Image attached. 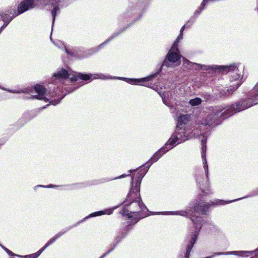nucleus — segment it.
Masks as SVG:
<instances>
[{"label":"nucleus","instance_id":"nucleus-27","mask_svg":"<svg viewBox=\"0 0 258 258\" xmlns=\"http://www.w3.org/2000/svg\"><path fill=\"white\" fill-rule=\"evenodd\" d=\"M176 213H178V214L179 215H181L182 216H186V215L187 214V212H183V211H181V212H176Z\"/></svg>","mask_w":258,"mask_h":258},{"label":"nucleus","instance_id":"nucleus-13","mask_svg":"<svg viewBox=\"0 0 258 258\" xmlns=\"http://www.w3.org/2000/svg\"><path fill=\"white\" fill-rule=\"evenodd\" d=\"M118 34H117V35H116L115 34H113L108 40L105 41L104 43L101 44L100 46H98L96 48H93V49H91L88 50L86 51L87 54H84L83 55L82 57H86V56H87L88 55H92V54H94V53H95L96 52L98 51L99 48H100V47L102 45H103L104 43H107V42H108L109 41L112 40L113 38H114L115 37H116V36L118 35Z\"/></svg>","mask_w":258,"mask_h":258},{"label":"nucleus","instance_id":"nucleus-14","mask_svg":"<svg viewBox=\"0 0 258 258\" xmlns=\"http://www.w3.org/2000/svg\"><path fill=\"white\" fill-rule=\"evenodd\" d=\"M190 115L188 114H182L180 115L178 118V123L177 125H179V127L182 126L184 124L185 125L189 120Z\"/></svg>","mask_w":258,"mask_h":258},{"label":"nucleus","instance_id":"nucleus-33","mask_svg":"<svg viewBox=\"0 0 258 258\" xmlns=\"http://www.w3.org/2000/svg\"><path fill=\"white\" fill-rule=\"evenodd\" d=\"M127 176L126 175L123 174V175H122L121 176H120V177H125V176Z\"/></svg>","mask_w":258,"mask_h":258},{"label":"nucleus","instance_id":"nucleus-19","mask_svg":"<svg viewBox=\"0 0 258 258\" xmlns=\"http://www.w3.org/2000/svg\"><path fill=\"white\" fill-rule=\"evenodd\" d=\"M59 11V8L57 6H55L52 10L51 11V14L52 16V29H53V27L54 25L55 17L56 15V12Z\"/></svg>","mask_w":258,"mask_h":258},{"label":"nucleus","instance_id":"nucleus-11","mask_svg":"<svg viewBox=\"0 0 258 258\" xmlns=\"http://www.w3.org/2000/svg\"><path fill=\"white\" fill-rule=\"evenodd\" d=\"M153 76H150L140 79H128L127 82L131 84L138 85L141 84L144 86L149 87L150 83L149 81L151 80Z\"/></svg>","mask_w":258,"mask_h":258},{"label":"nucleus","instance_id":"nucleus-26","mask_svg":"<svg viewBox=\"0 0 258 258\" xmlns=\"http://www.w3.org/2000/svg\"><path fill=\"white\" fill-rule=\"evenodd\" d=\"M60 0H50V3L51 5H55L59 2Z\"/></svg>","mask_w":258,"mask_h":258},{"label":"nucleus","instance_id":"nucleus-28","mask_svg":"<svg viewBox=\"0 0 258 258\" xmlns=\"http://www.w3.org/2000/svg\"><path fill=\"white\" fill-rule=\"evenodd\" d=\"M251 252L254 254V256H258V247L256 250L251 251Z\"/></svg>","mask_w":258,"mask_h":258},{"label":"nucleus","instance_id":"nucleus-31","mask_svg":"<svg viewBox=\"0 0 258 258\" xmlns=\"http://www.w3.org/2000/svg\"><path fill=\"white\" fill-rule=\"evenodd\" d=\"M66 51L68 54H71V53L69 51L67 48H66Z\"/></svg>","mask_w":258,"mask_h":258},{"label":"nucleus","instance_id":"nucleus-29","mask_svg":"<svg viewBox=\"0 0 258 258\" xmlns=\"http://www.w3.org/2000/svg\"><path fill=\"white\" fill-rule=\"evenodd\" d=\"M163 66H166L167 67H169V63L167 60H164L163 63Z\"/></svg>","mask_w":258,"mask_h":258},{"label":"nucleus","instance_id":"nucleus-24","mask_svg":"<svg viewBox=\"0 0 258 258\" xmlns=\"http://www.w3.org/2000/svg\"><path fill=\"white\" fill-rule=\"evenodd\" d=\"M160 96L162 97L163 103L165 105L168 106V107H170L171 106H170L169 103H168V102L167 101V99H166L165 95L164 94H160Z\"/></svg>","mask_w":258,"mask_h":258},{"label":"nucleus","instance_id":"nucleus-1","mask_svg":"<svg viewBox=\"0 0 258 258\" xmlns=\"http://www.w3.org/2000/svg\"><path fill=\"white\" fill-rule=\"evenodd\" d=\"M257 104H258V82L247 95V99L240 101L236 104L226 107L223 106L212 107L211 112L201 124L204 125L219 124V118L224 119L236 112L246 109Z\"/></svg>","mask_w":258,"mask_h":258},{"label":"nucleus","instance_id":"nucleus-12","mask_svg":"<svg viewBox=\"0 0 258 258\" xmlns=\"http://www.w3.org/2000/svg\"><path fill=\"white\" fill-rule=\"evenodd\" d=\"M167 58L169 61L171 62H180V56L179 54V50L177 47V49L173 50V46H172L169 52L167 54Z\"/></svg>","mask_w":258,"mask_h":258},{"label":"nucleus","instance_id":"nucleus-9","mask_svg":"<svg viewBox=\"0 0 258 258\" xmlns=\"http://www.w3.org/2000/svg\"><path fill=\"white\" fill-rule=\"evenodd\" d=\"M99 76H102V75H92V74H84L82 73H76L74 76L71 78L72 81H77L79 79H80L82 80L88 81L90 79L92 80L93 79H98L103 78L99 77Z\"/></svg>","mask_w":258,"mask_h":258},{"label":"nucleus","instance_id":"nucleus-7","mask_svg":"<svg viewBox=\"0 0 258 258\" xmlns=\"http://www.w3.org/2000/svg\"><path fill=\"white\" fill-rule=\"evenodd\" d=\"M71 227H70L67 230L63 231H60L59 232H58L53 237L50 238L48 240V241L44 245V246L43 247H42L40 249H39L36 253L29 255V258H37L47 247L51 244L57 239H58L59 237L63 235L68 230L71 229Z\"/></svg>","mask_w":258,"mask_h":258},{"label":"nucleus","instance_id":"nucleus-25","mask_svg":"<svg viewBox=\"0 0 258 258\" xmlns=\"http://www.w3.org/2000/svg\"><path fill=\"white\" fill-rule=\"evenodd\" d=\"M195 65L198 66V67L204 68V69H205V70H208L210 67V66H205V65L202 66L201 64H198V63H195Z\"/></svg>","mask_w":258,"mask_h":258},{"label":"nucleus","instance_id":"nucleus-10","mask_svg":"<svg viewBox=\"0 0 258 258\" xmlns=\"http://www.w3.org/2000/svg\"><path fill=\"white\" fill-rule=\"evenodd\" d=\"M69 76V74L67 71L63 69H60L56 73L54 74L52 79L53 81L54 80H56V81L57 80L61 82L67 79Z\"/></svg>","mask_w":258,"mask_h":258},{"label":"nucleus","instance_id":"nucleus-36","mask_svg":"<svg viewBox=\"0 0 258 258\" xmlns=\"http://www.w3.org/2000/svg\"><path fill=\"white\" fill-rule=\"evenodd\" d=\"M129 172H130V173H131V172H132V170H130V171H129Z\"/></svg>","mask_w":258,"mask_h":258},{"label":"nucleus","instance_id":"nucleus-22","mask_svg":"<svg viewBox=\"0 0 258 258\" xmlns=\"http://www.w3.org/2000/svg\"><path fill=\"white\" fill-rule=\"evenodd\" d=\"M203 177H201V174L199 172L196 174V181L199 184H201L203 182Z\"/></svg>","mask_w":258,"mask_h":258},{"label":"nucleus","instance_id":"nucleus-8","mask_svg":"<svg viewBox=\"0 0 258 258\" xmlns=\"http://www.w3.org/2000/svg\"><path fill=\"white\" fill-rule=\"evenodd\" d=\"M206 143L202 140L201 156L203 159V168L205 171L207 180H209V170L207 161L206 158Z\"/></svg>","mask_w":258,"mask_h":258},{"label":"nucleus","instance_id":"nucleus-4","mask_svg":"<svg viewBox=\"0 0 258 258\" xmlns=\"http://www.w3.org/2000/svg\"><path fill=\"white\" fill-rule=\"evenodd\" d=\"M188 133L185 132L183 126H176L174 133L165 144V146L157 151L150 159L148 162L146 163L147 167H149L155 162L157 161L160 157L171 149L174 146L180 144L188 139Z\"/></svg>","mask_w":258,"mask_h":258},{"label":"nucleus","instance_id":"nucleus-18","mask_svg":"<svg viewBox=\"0 0 258 258\" xmlns=\"http://www.w3.org/2000/svg\"><path fill=\"white\" fill-rule=\"evenodd\" d=\"M202 103V100L201 98L196 97L194 99H190L189 101V103L193 106L200 105Z\"/></svg>","mask_w":258,"mask_h":258},{"label":"nucleus","instance_id":"nucleus-30","mask_svg":"<svg viewBox=\"0 0 258 258\" xmlns=\"http://www.w3.org/2000/svg\"><path fill=\"white\" fill-rule=\"evenodd\" d=\"M10 92H12V93H19L21 92V91H17V90L10 91Z\"/></svg>","mask_w":258,"mask_h":258},{"label":"nucleus","instance_id":"nucleus-5","mask_svg":"<svg viewBox=\"0 0 258 258\" xmlns=\"http://www.w3.org/2000/svg\"><path fill=\"white\" fill-rule=\"evenodd\" d=\"M34 90L38 95L33 96L32 98L49 101L50 104L54 105L58 104L63 98V97H61L59 100L55 99L53 100V98L56 97V93L54 92H49L47 93L46 91L45 88L40 85H36L35 86Z\"/></svg>","mask_w":258,"mask_h":258},{"label":"nucleus","instance_id":"nucleus-6","mask_svg":"<svg viewBox=\"0 0 258 258\" xmlns=\"http://www.w3.org/2000/svg\"><path fill=\"white\" fill-rule=\"evenodd\" d=\"M220 68L222 69H221L222 73H230L231 81L237 80L240 77V75L238 73L239 72L238 67L235 64L226 66H220Z\"/></svg>","mask_w":258,"mask_h":258},{"label":"nucleus","instance_id":"nucleus-15","mask_svg":"<svg viewBox=\"0 0 258 258\" xmlns=\"http://www.w3.org/2000/svg\"><path fill=\"white\" fill-rule=\"evenodd\" d=\"M186 25H183L182 28L180 29V34L178 36L177 38L176 39V40L174 41V43L173 44V50L177 49L178 43L180 41V40L182 39V32L184 29V28L185 27Z\"/></svg>","mask_w":258,"mask_h":258},{"label":"nucleus","instance_id":"nucleus-3","mask_svg":"<svg viewBox=\"0 0 258 258\" xmlns=\"http://www.w3.org/2000/svg\"><path fill=\"white\" fill-rule=\"evenodd\" d=\"M227 203H229V202H226V201L221 200H217L214 202H211V203H206L205 202L201 201L196 204V205L194 206L192 210H190L192 216L191 220L194 224L196 231L193 234L190 235V238L188 239V244L186 253L184 255L185 258H188L189 253L197 239L199 231L202 227V218L199 217L200 214L201 213L205 214L208 209L211 206L224 205Z\"/></svg>","mask_w":258,"mask_h":258},{"label":"nucleus","instance_id":"nucleus-37","mask_svg":"<svg viewBox=\"0 0 258 258\" xmlns=\"http://www.w3.org/2000/svg\"><path fill=\"white\" fill-rule=\"evenodd\" d=\"M50 39L52 40L51 35H50Z\"/></svg>","mask_w":258,"mask_h":258},{"label":"nucleus","instance_id":"nucleus-23","mask_svg":"<svg viewBox=\"0 0 258 258\" xmlns=\"http://www.w3.org/2000/svg\"><path fill=\"white\" fill-rule=\"evenodd\" d=\"M3 247L9 255L15 257H19V255L15 254L14 253H13L12 251H11V250H10L9 249H8V248H6L4 246H3Z\"/></svg>","mask_w":258,"mask_h":258},{"label":"nucleus","instance_id":"nucleus-35","mask_svg":"<svg viewBox=\"0 0 258 258\" xmlns=\"http://www.w3.org/2000/svg\"><path fill=\"white\" fill-rule=\"evenodd\" d=\"M213 67H214L213 66L211 67V69H214V68H213Z\"/></svg>","mask_w":258,"mask_h":258},{"label":"nucleus","instance_id":"nucleus-32","mask_svg":"<svg viewBox=\"0 0 258 258\" xmlns=\"http://www.w3.org/2000/svg\"><path fill=\"white\" fill-rule=\"evenodd\" d=\"M224 254L223 252H221V253H215V255H221V254Z\"/></svg>","mask_w":258,"mask_h":258},{"label":"nucleus","instance_id":"nucleus-17","mask_svg":"<svg viewBox=\"0 0 258 258\" xmlns=\"http://www.w3.org/2000/svg\"><path fill=\"white\" fill-rule=\"evenodd\" d=\"M124 236V235L122 236L121 237H118L116 238L115 239V243H113V246L109 250H108L106 253H105L104 254H103L100 258H103L104 257H105L107 254H108V253H109L111 251H112L113 249L115 248V247L116 246V245H117V243H118L119 242V241H120L121 239Z\"/></svg>","mask_w":258,"mask_h":258},{"label":"nucleus","instance_id":"nucleus-16","mask_svg":"<svg viewBox=\"0 0 258 258\" xmlns=\"http://www.w3.org/2000/svg\"><path fill=\"white\" fill-rule=\"evenodd\" d=\"M241 84V83L239 81L238 83L236 84L235 87H233L232 88L227 89L226 92L223 93L222 95L225 96H229V95H231L233 92L240 86Z\"/></svg>","mask_w":258,"mask_h":258},{"label":"nucleus","instance_id":"nucleus-34","mask_svg":"<svg viewBox=\"0 0 258 258\" xmlns=\"http://www.w3.org/2000/svg\"><path fill=\"white\" fill-rule=\"evenodd\" d=\"M53 186H54L53 185H52V184H50V185H49V186H48L47 187H53Z\"/></svg>","mask_w":258,"mask_h":258},{"label":"nucleus","instance_id":"nucleus-2","mask_svg":"<svg viewBox=\"0 0 258 258\" xmlns=\"http://www.w3.org/2000/svg\"><path fill=\"white\" fill-rule=\"evenodd\" d=\"M148 168L147 165H146L145 167H142L139 169L136 176L132 177L130 192L123 202L125 206H130V211L126 209L121 210L120 213L123 216H127L128 218H131L133 216V214H138L140 218L146 216L144 214L148 210L141 201L139 192L142 179Z\"/></svg>","mask_w":258,"mask_h":258},{"label":"nucleus","instance_id":"nucleus-21","mask_svg":"<svg viewBox=\"0 0 258 258\" xmlns=\"http://www.w3.org/2000/svg\"><path fill=\"white\" fill-rule=\"evenodd\" d=\"M249 251H231L229 252H227V254H236L238 255H242L244 253H249Z\"/></svg>","mask_w":258,"mask_h":258},{"label":"nucleus","instance_id":"nucleus-20","mask_svg":"<svg viewBox=\"0 0 258 258\" xmlns=\"http://www.w3.org/2000/svg\"><path fill=\"white\" fill-rule=\"evenodd\" d=\"M109 212L107 213L104 212L103 211H100L98 212H95L94 213H93L91 214V216H98L101 215L102 214H111L112 213V210H109Z\"/></svg>","mask_w":258,"mask_h":258}]
</instances>
